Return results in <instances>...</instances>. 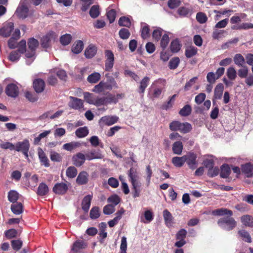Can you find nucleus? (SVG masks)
Returning a JSON list of instances; mask_svg holds the SVG:
<instances>
[{
  "instance_id": "obj_1",
  "label": "nucleus",
  "mask_w": 253,
  "mask_h": 253,
  "mask_svg": "<svg viewBox=\"0 0 253 253\" xmlns=\"http://www.w3.org/2000/svg\"><path fill=\"white\" fill-rule=\"evenodd\" d=\"M113 86L118 87L115 80L112 78L110 80L109 82H100L94 86L92 91L98 94H105L106 90H111Z\"/></svg>"
},
{
  "instance_id": "obj_2",
  "label": "nucleus",
  "mask_w": 253,
  "mask_h": 253,
  "mask_svg": "<svg viewBox=\"0 0 253 253\" xmlns=\"http://www.w3.org/2000/svg\"><path fill=\"white\" fill-rule=\"evenodd\" d=\"M218 225L222 229L229 231L237 226V222L231 216L220 218L217 221Z\"/></svg>"
},
{
  "instance_id": "obj_3",
  "label": "nucleus",
  "mask_w": 253,
  "mask_h": 253,
  "mask_svg": "<svg viewBox=\"0 0 253 253\" xmlns=\"http://www.w3.org/2000/svg\"><path fill=\"white\" fill-rule=\"evenodd\" d=\"M192 128L191 125L188 123H181L177 121H172L169 124V129L171 131H179L186 133L189 132Z\"/></svg>"
},
{
  "instance_id": "obj_4",
  "label": "nucleus",
  "mask_w": 253,
  "mask_h": 253,
  "mask_svg": "<svg viewBox=\"0 0 253 253\" xmlns=\"http://www.w3.org/2000/svg\"><path fill=\"white\" fill-rule=\"evenodd\" d=\"M28 48L26 51L25 56L27 58H32L33 61L35 55L36 49L39 45V42L34 38H31L28 42Z\"/></svg>"
},
{
  "instance_id": "obj_5",
  "label": "nucleus",
  "mask_w": 253,
  "mask_h": 253,
  "mask_svg": "<svg viewBox=\"0 0 253 253\" xmlns=\"http://www.w3.org/2000/svg\"><path fill=\"white\" fill-rule=\"evenodd\" d=\"M30 142L28 139H25L23 141L17 142L15 147V150L18 152H21L28 159V152L30 149Z\"/></svg>"
},
{
  "instance_id": "obj_6",
  "label": "nucleus",
  "mask_w": 253,
  "mask_h": 253,
  "mask_svg": "<svg viewBox=\"0 0 253 253\" xmlns=\"http://www.w3.org/2000/svg\"><path fill=\"white\" fill-rule=\"evenodd\" d=\"M128 176L129 181L132 185L133 189L139 188L141 186V184L139 181V176L135 169L133 168L130 169L128 172Z\"/></svg>"
},
{
  "instance_id": "obj_7",
  "label": "nucleus",
  "mask_w": 253,
  "mask_h": 253,
  "mask_svg": "<svg viewBox=\"0 0 253 253\" xmlns=\"http://www.w3.org/2000/svg\"><path fill=\"white\" fill-rule=\"evenodd\" d=\"M57 38V35L53 32H50L45 36H43L41 40V44L43 48L49 47L52 42H54Z\"/></svg>"
},
{
  "instance_id": "obj_8",
  "label": "nucleus",
  "mask_w": 253,
  "mask_h": 253,
  "mask_svg": "<svg viewBox=\"0 0 253 253\" xmlns=\"http://www.w3.org/2000/svg\"><path fill=\"white\" fill-rule=\"evenodd\" d=\"M105 70L110 71L113 68L114 61V56L113 53L109 50L105 51Z\"/></svg>"
},
{
  "instance_id": "obj_9",
  "label": "nucleus",
  "mask_w": 253,
  "mask_h": 253,
  "mask_svg": "<svg viewBox=\"0 0 253 253\" xmlns=\"http://www.w3.org/2000/svg\"><path fill=\"white\" fill-rule=\"evenodd\" d=\"M68 189V185L65 183H57L53 187V191L56 194L63 195Z\"/></svg>"
},
{
  "instance_id": "obj_10",
  "label": "nucleus",
  "mask_w": 253,
  "mask_h": 253,
  "mask_svg": "<svg viewBox=\"0 0 253 253\" xmlns=\"http://www.w3.org/2000/svg\"><path fill=\"white\" fill-rule=\"evenodd\" d=\"M14 29V24L12 22H7L4 24L2 28L0 29V35L4 37H7L10 35L11 31Z\"/></svg>"
},
{
  "instance_id": "obj_11",
  "label": "nucleus",
  "mask_w": 253,
  "mask_h": 253,
  "mask_svg": "<svg viewBox=\"0 0 253 253\" xmlns=\"http://www.w3.org/2000/svg\"><path fill=\"white\" fill-rule=\"evenodd\" d=\"M70 101L69 102L68 105L70 108L76 110H79L83 107V102L81 99L70 96Z\"/></svg>"
},
{
  "instance_id": "obj_12",
  "label": "nucleus",
  "mask_w": 253,
  "mask_h": 253,
  "mask_svg": "<svg viewBox=\"0 0 253 253\" xmlns=\"http://www.w3.org/2000/svg\"><path fill=\"white\" fill-rule=\"evenodd\" d=\"M186 157V162L190 169H194L197 167L196 161L197 156L194 153H189L185 155Z\"/></svg>"
},
{
  "instance_id": "obj_13",
  "label": "nucleus",
  "mask_w": 253,
  "mask_h": 253,
  "mask_svg": "<svg viewBox=\"0 0 253 253\" xmlns=\"http://www.w3.org/2000/svg\"><path fill=\"white\" fill-rule=\"evenodd\" d=\"M5 92L9 96L16 97L18 95V87L13 84H9L5 89Z\"/></svg>"
},
{
  "instance_id": "obj_14",
  "label": "nucleus",
  "mask_w": 253,
  "mask_h": 253,
  "mask_svg": "<svg viewBox=\"0 0 253 253\" xmlns=\"http://www.w3.org/2000/svg\"><path fill=\"white\" fill-rule=\"evenodd\" d=\"M85 159V155L78 153L73 157V164L76 167H80L84 163Z\"/></svg>"
},
{
  "instance_id": "obj_15",
  "label": "nucleus",
  "mask_w": 253,
  "mask_h": 253,
  "mask_svg": "<svg viewBox=\"0 0 253 253\" xmlns=\"http://www.w3.org/2000/svg\"><path fill=\"white\" fill-rule=\"evenodd\" d=\"M89 174L85 171L80 172L76 179V182L79 185L86 184L88 181Z\"/></svg>"
},
{
  "instance_id": "obj_16",
  "label": "nucleus",
  "mask_w": 253,
  "mask_h": 253,
  "mask_svg": "<svg viewBox=\"0 0 253 253\" xmlns=\"http://www.w3.org/2000/svg\"><path fill=\"white\" fill-rule=\"evenodd\" d=\"M86 159L88 161L93 159H102L103 156L100 153L99 150L96 151L95 150H92L88 152L85 155Z\"/></svg>"
},
{
  "instance_id": "obj_17",
  "label": "nucleus",
  "mask_w": 253,
  "mask_h": 253,
  "mask_svg": "<svg viewBox=\"0 0 253 253\" xmlns=\"http://www.w3.org/2000/svg\"><path fill=\"white\" fill-rule=\"evenodd\" d=\"M28 7L24 5H21L17 7L15 14L19 18L25 19L28 16Z\"/></svg>"
},
{
  "instance_id": "obj_18",
  "label": "nucleus",
  "mask_w": 253,
  "mask_h": 253,
  "mask_svg": "<svg viewBox=\"0 0 253 253\" xmlns=\"http://www.w3.org/2000/svg\"><path fill=\"white\" fill-rule=\"evenodd\" d=\"M118 120V117L116 116H106L101 119V121L107 126H111L115 124Z\"/></svg>"
},
{
  "instance_id": "obj_19",
  "label": "nucleus",
  "mask_w": 253,
  "mask_h": 253,
  "mask_svg": "<svg viewBox=\"0 0 253 253\" xmlns=\"http://www.w3.org/2000/svg\"><path fill=\"white\" fill-rule=\"evenodd\" d=\"M242 171L247 177H252L253 176V165L250 163L243 165Z\"/></svg>"
},
{
  "instance_id": "obj_20",
  "label": "nucleus",
  "mask_w": 253,
  "mask_h": 253,
  "mask_svg": "<svg viewBox=\"0 0 253 253\" xmlns=\"http://www.w3.org/2000/svg\"><path fill=\"white\" fill-rule=\"evenodd\" d=\"M33 86L36 92L40 93L44 90L45 84L43 80L36 79L33 82Z\"/></svg>"
},
{
  "instance_id": "obj_21",
  "label": "nucleus",
  "mask_w": 253,
  "mask_h": 253,
  "mask_svg": "<svg viewBox=\"0 0 253 253\" xmlns=\"http://www.w3.org/2000/svg\"><path fill=\"white\" fill-rule=\"evenodd\" d=\"M97 52V47L93 45L90 44L85 50L84 55L87 58H91L95 56Z\"/></svg>"
},
{
  "instance_id": "obj_22",
  "label": "nucleus",
  "mask_w": 253,
  "mask_h": 253,
  "mask_svg": "<svg viewBox=\"0 0 253 253\" xmlns=\"http://www.w3.org/2000/svg\"><path fill=\"white\" fill-rule=\"evenodd\" d=\"M49 191V188L45 183H41L37 189V194L40 196L46 195Z\"/></svg>"
},
{
  "instance_id": "obj_23",
  "label": "nucleus",
  "mask_w": 253,
  "mask_h": 253,
  "mask_svg": "<svg viewBox=\"0 0 253 253\" xmlns=\"http://www.w3.org/2000/svg\"><path fill=\"white\" fill-rule=\"evenodd\" d=\"M154 215L150 210L145 211L140 216V221L143 223H149L153 219Z\"/></svg>"
},
{
  "instance_id": "obj_24",
  "label": "nucleus",
  "mask_w": 253,
  "mask_h": 253,
  "mask_svg": "<svg viewBox=\"0 0 253 253\" xmlns=\"http://www.w3.org/2000/svg\"><path fill=\"white\" fill-rule=\"evenodd\" d=\"M163 216L166 225L168 227L171 226L173 224V217L171 214L167 210L163 211Z\"/></svg>"
},
{
  "instance_id": "obj_25",
  "label": "nucleus",
  "mask_w": 253,
  "mask_h": 253,
  "mask_svg": "<svg viewBox=\"0 0 253 253\" xmlns=\"http://www.w3.org/2000/svg\"><path fill=\"white\" fill-rule=\"evenodd\" d=\"M38 156L41 163L45 167H48L49 166V160L41 148L38 149Z\"/></svg>"
},
{
  "instance_id": "obj_26",
  "label": "nucleus",
  "mask_w": 253,
  "mask_h": 253,
  "mask_svg": "<svg viewBox=\"0 0 253 253\" xmlns=\"http://www.w3.org/2000/svg\"><path fill=\"white\" fill-rule=\"evenodd\" d=\"M172 150L174 154L181 155L183 150V144L180 141H176L172 144Z\"/></svg>"
},
{
  "instance_id": "obj_27",
  "label": "nucleus",
  "mask_w": 253,
  "mask_h": 253,
  "mask_svg": "<svg viewBox=\"0 0 253 253\" xmlns=\"http://www.w3.org/2000/svg\"><path fill=\"white\" fill-rule=\"evenodd\" d=\"M212 213L214 215L222 216L224 215H228L231 216L233 214V212L231 210L227 209L221 208L213 211Z\"/></svg>"
},
{
  "instance_id": "obj_28",
  "label": "nucleus",
  "mask_w": 253,
  "mask_h": 253,
  "mask_svg": "<svg viewBox=\"0 0 253 253\" xmlns=\"http://www.w3.org/2000/svg\"><path fill=\"white\" fill-rule=\"evenodd\" d=\"M80 146L81 144L79 142L72 141L70 143L64 144L63 145V149L68 151H72Z\"/></svg>"
},
{
  "instance_id": "obj_29",
  "label": "nucleus",
  "mask_w": 253,
  "mask_h": 253,
  "mask_svg": "<svg viewBox=\"0 0 253 253\" xmlns=\"http://www.w3.org/2000/svg\"><path fill=\"white\" fill-rule=\"evenodd\" d=\"M86 247V244L82 241H77L75 242L71 249L72 251L78 253L81 249H84Z\"/></svg>"
},
{
  "instance_id": "obj_30",
  "label": "nucleus",
  "mask_w": 253,
  "mask_h": 253,
  "mask_svg": "<svg viewBox=\"0 0 253 253\" xmlns=\"http://www.w3.org/2000/svg\"><path fill=\"white\" fill-rule=\"evenodd\" d=\"M122 96L123 94H118L116 95L112 94H108L105 96L107 104L112 103H116L118 101L119 99L122 97Z\"/></svg>"
},
{
  "instance_id": "obj_31",
  "label": "nucleus",
  "mask_w": 253,
  "mask_h": 253,
  "mask_svg": "<svg viewBox=\"0 0 253 253\" xmlns=\"http://www.w3.org/2000/svg\"><path fill=\"white\" fill-rule=\"evenodd\" d=\"M171 161L175 167H181L186 162V157L185 155L182 157H174Z\"/></svg>"
},
{
  "instance_id": "obj_32",
  "label": "nucleus",
  "mask_w": 253,
  "mask_h": 253,
  "mask_svg": "<svg viewBox=\"0 0 253 253\" xmlns=\"http://www.w3.org/2000/svg\"><path fill=\"white\" fill-rule=\"evenodd\" d=\"M92 197L90 195H87L84 197L82 201V209L85 211H88L91 203Z\"/></svg>"
},
{
  "instance_id": "obj_33",
  "label": "nucleus",
  "mask_w": 253,
  "mask_h": 253,
  "mask_svg": "<svg viewBox=\"0 0 253 253\" xmlns=\"http://www.w3.org/2000/svg\"><path fill=\"white\" fill-rule=\"evenodd\" d=\"M83 47V42L81 41H78L75 42L73 45L72 47V51L74 53L78 54L82 51Z\"/></svg>"
},
{
  "instance_id": "obj_34",
  "label": "nucleus",
  "mask_w": 253,
  "mask_h": 253,
  "mask_svg": "<svg viewBox=\"0 0 253 253\" xmlns=\"http://www.w3.org/2000/svg\"><path fill=\"white\" fill-rule=\"evenodd\" d=\"M242 223L246 226L253 227V218L249 215H245L241 217Z\"/></svg>"
},
{
  "instance_id": "obj_35",
  "label": "nucleus",
  "mask_w": 253,
  "mask_h": 253,
  "mask_svg": "<svg viewBox=\"0 0 253 253\" xmlns=\"http://www.w3.org/2000/svg\"><path fill=\"white\" fill-rule=\"evenodd\" d=\"M100 74L99 73L94 72L88 76L87 81L90 84H95L100 80Z\"/></svg>"
},
{
  "instance_id": "obj_36",
  "label": "nucleus",
  "mask_w": 253,
  "mask_h": 253,
  "mask_svg": "<svg viewBox=\"0 0 253 253\" xmlns=\"http://www.w3.org/2000/svg\"><path fill=\"white\" fill-rule=\"evenodd\" d=\"M75 134L79 138L84 137L88 134V129L86 126L80 127L76 130Z\"/></svg>"
},
{
  "instance_id": "obj_37",
  "label": "nucleus",
  "mask_w": 253,
  "mask_h": 253,
  "mask_svg": "<svg viewBox=\"0 0 253 253\" xmlns=\"http://www.w3.org/2000/svg\"><path fill=\"white\" fill-rule=\"evenodd\" d=\"M150 29L146 24H141V37L146 39L150 37Z\"/></svg>"
},
{
  "instance_id": "obj_38",
  "label": "nucleus",
  "mask_w": 253,
  "mask_h": 253,
  "mask_svg": "<svg viewBox=\"0 0 253 253\" xmlns=\"http://www.w3.org/2000/svg\"><path fill=\"white\" fill-rule=\"evenodd\" d=\"M224 87L222 84H218L214 89V97L216 99H220L222 96Z\"/></svg>"
},
{
  "instance_id": "obj_39",
  "label": "nucleus",
  "mask_w": 253,
  "mask_h": 253,
  "mask_svg": "<svg viewBox=\"0 0 253 253\" xmlns=\"http://www.w3.org/2000/svg\"><path fill=\"white\" fill-rule=\"evenodd\" d=\"M77 173L78 170L77 169L73 166L69 167L66 169V175L70 178H73L77 176Z\"/></svg>"
},
{
  "instance_id": "obj_40",
  "label": "nucleus",
  "mask_w": 253,
  "mask_h": 253,
  "mask_svg": "<svg viewBox=\"0 0 253 253\" xmlns=\"http://www.w3.org/2000/svg\"><path fill=\"white\" fill-rule=\"evenodd\" d=\"M11 211L15 214H20L23 211V207L21 203L12 204L11 206Z\"/></svg>"
},
{
  "instance_id": "obj_41",
  "label": "nucleus",
  "mask_w": 253,
  "mask_h": 253,
  "mask_svg": "<svg viewBox=\"0 0 253 253\" xmlns=\"http://www.w3.org/2000/svg\"><path fill=\"white\" fill-rule=\"evenodd\" d=\"M233 60L235 64L239 67H243L245 63V59L241 54H236Z\"/></svg>"
},
{
  "instance_id": "obj_42",
  "label": "nucleus",
  "mask_w": 253,
  "mask_h": 253,
  "mask_svg": "<svg viewBox=\"0 0 253 253\" xmlns=\"http://www.w3.org/2000/svg\"><path fill=\"white\" fill-rule=\"evenodd\" d=\"M230 168L227 165H223L221 168L220 176L222 178L227 177L230 173Z\"/></svg>"
},
{
  "instance_id": "obj_43",
  "label": "nucleus",
  "mask_w": 253,
  "mask_h": 253,
  "mask_svg": "<svg viewBox=\"0 0 253 253\" xmlns=\"http://www.w3.org/2000/svg\"><path fill=\"white\" fill-rule=\"evenodd\" d=\"M181 45L178 40L176 39L170 43V50L172 52H177L181 48Z\"/></svg>"
},
{
  "instance_id": "obj_44",
  "label": "nucleus",
  "mask_w": 253,
  "mask_h": 253,
  "mask_svg": "<svg viewBox=\"0 0 253 253\" xmlns=\"http://www.w3.org/2000/svg\"><path fill=\"white\" fill-rule=\"evenodd\" d=\"M150 81L149 78L148 77H144L142 81L140 82V86H139V92L140 93H144L145 88L148 86Z\"/></svg>"
},
{
  "instance_id": "obj_45",
  "label": "nucleus",
  "mask_w": 253,
  "mask_h": 253,
  "mask_svg": "<svg viewBox=\"0 0 253 253\" xmlns=\"http://www.w3.org/2000/svg\"><path fill=\"white\" fill-rule=\"evenodd\" d=\"M191 106L189 105H186L179 111V114L181 116H187L191 114Z\"/></svg>"
},
{
  "instance_id": "obj_46",
  "label": "nucleus",
  "mask_w": 253,
  "mask_h": 253,
  "mask_svg": "<svg viewBox=\"0 0 253 253\" xmlns=\"http://www.w3.org/2000/svg\"><path fill=\"white\" fill-rule=\"evenodd\" d=\"M72 40V36L70 34H66L60 37L61 43L63 45L69 44Z\"/></svg>"
},
{
  "instance_id": "obj_47",
  "label": "nucleus",
  "mask_w": 253,
  "mask_h": 253,
  "mask_svg": "<svg viewBox=\"0 0 253 253\" xmlns=\"http://www.w3.org/2000/svg\"><path fill=\"white\" fill-rule=\"evenodd\" d=\"M100 14L99 6L97 5H93L89 11L90 16L95 18L99 16Z\"/></svg>"
},
{
  "instance_id": "obj_48",
  "label": "nucleus",
  "mask_w": 253,
  "mask_h": 253,
  "mask_svg": "<svg viewBox=\"0 0 253 253\" xmlns=\"http://www.w3.org/2000/svg\"><path fill=\"white\" fill-rule=\"evenodd\" d=\"M238 233L245 241L248 243H251L252 242V238L251 236L246 230H240L238 232Z\"/></svg>"
},
{
  "instance_id": "obj_49",
  "label": "nucleus",
  "mask_w": 253,
  "mask_h": 253,
  "mask_svg": "<svg viewBox=\"0 0 253 253\" xmlns=\"http://www.w3.org/2000/svg\"><path fill=\"white\" fill-rule=\"evenodd\" d=\"M227 76L231 80H234L237 77V72L235 68L233 67H230L227 70Z\"/></svg>"
},
{
  "instance_id": "obj_50",
  "label": "nucleus",
  "mask_w": 253,
  "mask_h": 253,
  "mask_svg": "<svg viewBox=\"0 0 253 253\" xmlns=\"http://www.w3.org/2000/svg\"><path fill=\"white\" fill-rule=\"evenodd\" d=\"M197 53V48L194 46H190L185 50V55L187 58H191Z\"/></svg>"
},
{
  "instance_id": "obj_51",
  "label": "nucleus",
  "mask_w": 253,
  "mask_h": 253,
  "mask_svg": "<svg viewBox=\"0 0 253 253\" xmlns=\"http://www.w3.org/2000/svg\"><path fill=\"white\" fill-rule=\"evenodd\" d=\"M119 24L121 26L128 27L130 26L131 23L130 19L128 17H121L119 20Z\"/></svg>"
},
{
  "instance_id": "obj_52",
  "label": "nucleus",
  "mask_w": 253,
  "mask_h": 253,
  "mask_svg": "<svg viewBox=\"0 0 253 253\" xmlns=\"http://www.w3.org/2000/svg\"><path fill=\"white\" fill-rule=\"evenodd\" d=\"M84 96L86 102L90 104H93L94 101L95 99L93 94L85 92L84 93Z\"/></svg>"
},
{
  "instance_id": "obj_53",
  "label": "nucleus",
  "mask_w": 253,
  "mask_h": 253,
  "mask_svg": "<svg viewBox=\"0 0 253 253\" xmlns=\"http://www.w3.org/2000/svg\"><path fill=\"white\" fill-rule=\"evenodd\" d=\"M93 105H94L96 106L107 105L105 97H97L95 98Z\"/></svg>"
},
{
  "instance_id": "obj_54",
  "label": "nucleus",
  "mask_w": 253,
  "mask_h": 253,
  "mask_svg": "<svg viewBox=\"0 0 253 253\" xmlns=\"http://www.w3.org/2000/svg\"><path fill=\"white\" fill-rule=\"evenodd\" d=\"M180 59L178 57H174L169 62V67L170 69H175L178 66Z\"/></svg>"
},
{
  "instance_id": "obj_55",
  "label": "nucleus",
  "mask_w": 253,
  "mask_h": 253,
  "mask_svg": "<svg viewBox=\"0 0 253 253\" xmlns=\"http://www.w3.org/2000/svg\"><path fill=\"white\" fill-rule=\"evenodd\" d=\"M108 202L110 203H111V205L113 206H116L120 202V199L119 197L117 195H114L108 198Z\"/></svg>"
},
{
  "instance_id": "obj_56",
  "label": "nucleus",
  "mask_w": 253,
  "mask_h": 253,
  "mask_svg": "<svg viewBox=\"0 0 253 253\" xmlns=\"http://www.w3.org/2000/svg\"><path fill=\"white\" fill-rule=\"evenodd\" d=\"M196 19L201 24L206 23L208 20L206 15L203 12H198L196 14Z\"/></svg>"
},
{
  "instance_id": "obj_57",
  "label": "nucleus",
  "mask_w": 253,
  "mask_h": 253,
  "mask_svg": "<svg viewBox=\"0 0 253 253\" xmlns=\"http://www.w3.org/2000/svg\"><path fill=\"white\" fill-rule=\"evenodd\" d=\"M8 198L10 202L14 203L18 198V193L15 191H10L8 193Z\"/></svg>"
},
{
  "instance_id": "obj_58",
  "label": "nucleus",
  "mask_w": 253,
  "mask_h": 253,
  "mask_svg": "<svg viewBox=\"0 0 253 253\" xmlns=\"http://www.w3.org/2000/svg\"><path fill=\"white\" fill-rule=\"evenodd\" d=\"M15 145L9 142H2L0 144V147L3 149L15 150Z\"/></svg>"
},
{
  "instance_id": "obj_59",
  "label": "nucleus",
  "mask_w": 253,
  "mask_h": 253,
  "mask_svg": "<svg viewBox=\"0 0 253 253\" xmlns=\"http://www.w3.org/2000/svg\"><path fill=\"white\" fill-rule=\"evenodd\" d=\"M126 249H127V242H126V238L125 236H123L121 239V244L120 246V253H126Z\"/></svg>"
},
{
  "instance_id": "obj_60",
  "label": "nucleus",
  "mask_w": 253,
  "mask_h": 253,
  "mask_svg": "<svg viewBox=\"0 0 253 253\" xmlns=\"http://www.w3.org/2000/svg\"><path fill=\"white\" fill-rule=\"evenodd\" d=\"M25 96L30 102H34L38 100L37 95L29 91H26L25 92Z\"/></svg>"
},
{
  "instance_id": "obj_61",
  "label": "nucleus",
  "mask_w": 253,
  "mask_h": 253,
  "mask_svg": "<svg viewBox=\"0 0 253 253\" xmlns=\"http://www.w3.org/2000/svg\"><path fill=\"white\" fill-rule=\"evenodd\" d=\"M248 74V69L247 66H243L238 71V76L241 78H245L247 77Z\"/></svg>"
},
{
  "instance_id": "obj_62",
  "label": "nucleus",
  "mask_w": 253,
  "mask_h": 253,
  "mask_svg": "<svg viewBox=\"0 0 253 253\" xmlns=\"http://www.w3.org/2000/svg\"><path fill=\"white\" fill-rule=\"evenodd\" d=\"M115 207L113 205H108L103 208V213L105 214H110L115 211Z\"/></svg>"
},
{
  "instance_id": "obj_63",
  "label": "nucleus",
  "mask_w": 253,
  "mask_h": 253,
  "mask_svg": "<svg viewBox=\"0 0 253 253\" xmlns=\"http://www.w3.org/2000/svg\"><path fill=\"white\" fill-rule=\"evenodd\" d=\"M163 30L160 28H156L153 32V38L158 41L162 35Z\"/></svg>"
},
{
  "instance_id": "obj_64",
  "label": "nucleus",
  "mask_w": 253,
  "mask_h": 253,
  "mask_svg": "<svg viewBox=\"0 0 253 253\" xmlns=\"http://www.w3.org/2000/svg\"><path fill=\"white\" fill-rule=\"evenodd\" d=\"M22 245V242L20 240H12L11 241V246L13 250L16 251L19 250Z\"/></svg>"
}]
</instances>
